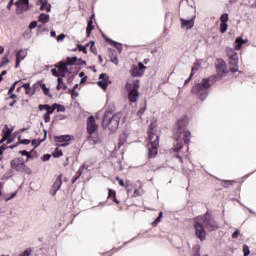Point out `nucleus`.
<instances>
[{"instance_id":"obj_1","label":"nucleus","mask_w":256,"mask_h":256,"mask_svg":"<svg viewBox=\"0 0 256 256\" xmlns=\"http://www.w3.org/2000/svg\"><path fill=\"white\" fill-rule=\"evenodd\" d=\"M188 125L189 118L182 116L177 120L176 128L174 129L173 139L177 143L174 145L173 151L176 153V158L179 159L180 163H183V157H187L186 153L181 152L183 142L187 145V151H189V143H191V132L187 130Z\"/></svg>"},{"instance_id":"obj_2","label":"nucleus","mask_w":256,"mask_h":256,"mask_svg":"<svg viewBox=\"0 0 256 256\" xmlns=\"http://www.w3.org/2000/svg\"><path fill=\"white\" fill-rule=\"evenodd\" d=\"M148 139V161L146 162V166L149 167L150 171H159V166L151 165V159H155L159 155V134H157V124L155 122L149 125Z\"/></svg>"},{"instance_id":"obj_3","label":"nucleus","mask_w":256,"mask_h":256,"mask_svg":"<svg viewBox=\"0 0 256 256\" xmlns=\"http://www.w3.org/2000/svg\"><path fill=\"white\" fill-rule=\"evenodd\" d=\"M19 153L20 155L26 157V159L21 157L14 158L10 161L11 169L17 171L18 173H26V175H31V168H29L26 164L29 159H31V154L26 150H22Z\"/></svg>"},{"instance_id":"obj_4","label":"nucleus","mask_w":256,"mask_h":256,"mask_svg":"<svg viewBox=\"0 0 256 256\" xmlns=\"http://www.w3.org/2000/svg\"><path fill=\"white\" fill-rule=\"evenodd\" d=\"M212 80L213 78L211 77L202 79L201 83H198L192 87L191 93L196 95V97L201 99V101H205V99H207L209 96V87L213 85V83H211Z\"/></svg>"},{"instance_id":"obj_5","label":"nucleus","mask_w":256,"mask_h":256,"mask_svg":"<svg viewBox=\"0 0 256 256\" xmlns=\"http://www.w3.org/2000/svg\"><path fill=\"white\" fill-rule=\"evenodd\" d=\"M119 114H113L111 112H107L104 114L102 120V126L106 127L111 131V133H115L117 129H119Z\"/></svg>"},{"instance_id":"obj_6","label":"nucleus","mask_w":256,"mask_h":256,"mask_svg":"<svg viewBox=\"0 0 256 256\" xmlns=\"http://www.w3.org/2000/svg\"><path fill=\"white\" fill-rule=\"evenodd\" d=\"M139 80H133L132 82H126L125 89L128 93L129 103H137L139 101Z\"/></svg>"},{"instance_id":"obj_7","label":"nucleus","mask_w":256,"mask_h":256,"mask_svg":"<svg viewBox=\"0 0 256 256\" xmlns=\"http://www.w3.org/2000/svg\"><path fill=\"white\" fill-rule=\"evenodd\" d=\"M226 55L229 59V64L232 66L230 67V72L237 73L239 71V54L235 52V49L227 47Z\"/></svg>"},{"instance_id":"obj_8","label":"nucleus","mask_w":256,"mask_h":256,"mask_svg":"<svg viewBox=\"0 0 256 256\" xmlns=\"http://www.w3.org/2000/svg\"><path fill=\"white\" fill-rule=\"evenodd\" d=\"M198 219L202 222L203 226L208 231H217V229H219L217 222L215 219H213V216H211L209 212H206L205 215L198 217Z\"/></svg>"},{"instance_id":"obj_9","label":"nucleus","mask_w":256,"mask_h":256,"mask_svg":"<svg viewBox=\"0 0 256 256\" xmlns=\"http://www.w3.org/2000/svg\"><path fill=\"white\" fill-rule=\"evenodd\" d=\"M193 227L195 229L196 237H198L200 241H205V239H207V232L205 231V226L202 224L199 218H196L193 223Z\"/></svg>"},{"instance_id":"obj_10","label":"nucleus","mask_w":256,"mask_h":256,"mask_svg":"<svg viewBox=\"0 0 256 256\" xmlns=\"http://www.w3.org/2000/svg\"><path fill=\"white\" fill-rule=\"evenodd\" d=\"M16 15H23L26 11H29V0H18L14 3Z\"/></svg>"},{"instance_id":"obj_11","label":"nucleus","mask_w":256,"mask_h":256,"mask_svg":"<svg viewBox=\"0 0 256 256\" xmlns=\"http://www.w3.org/2000/svg\"><path fill=\"white\" fill-rule=\"evenodd\" d=\"M99 131V125H97V122H95V117L89 116L87 118V133L88 135H94V133H97Z\"/></svg>"},{"instance_id":"obj_12","label":"nucleus","mask_w":256,"mask_h":256,"mask_svg":"<svg viewBox=\"0 0 256 256\" xmlns=\"http://www.w3.org/2000/svg\"><path fill=\"white\" fill-rule=\"evenodd\" d=\"M145 69H147V67H145V65H143V63H138L137 65H133L130 69V73L132 75V77H143V73H145Z\"/></svg>"},{"instance_id":"obj_13","label":"nucleus","mask_w":256,"mask_h":256,"mask_svg":"<svg viewBox=\"0 0 256 256\" xmlns=\"http://www.w3.org/2000/svg\"><path fill=\"white\" fill-rule=\"evenodd\" d=\"M54 141L57 143V147H67L69 145V141H71V135L55 136Z\"/></svg>"},{"instance_id":"obj_14","label":"nucleus","mask_w":256,"mask_h":256,"mask_svg":"<svg viewBox=\"0 0 256 256\" xmlns=\"http://www.w3.org/2000/svg\"><path fill=\"white\" fill-rule=\"evenodd\" d=\"M61 185H63V174L57 176L55 182L50 189V193L51 195H53V197L57 195V192L59 191V189H61Z\"/></svg>"},{"instance_id":"obj_15","label":"nucleus","mask_w":256,"mask_h":256,"mask_svg":"<svg viewBox=\"0 0 256 256\" xmlns=\"http://www.w3.org/2000/svg\"><path fill=\"white\" fill-rule=\"evenodd\" d=\"M13 133V130L10 129L9 126L5 125L4 129L2 130V143L4 141H7V143H13V139L11 138V134Z\"/></svg>"},{"instance_id":"obj_16","label":"nucleus","mask_w":256,"mask_h":256,"mask_svg":"<svg viewBox=\"0 0 256 256\" xmlns=\"http://www.w3.org/2000/svg\"><path fill=\"white\" fill-rule=\"evenodd\" d=\"M216 71L218 75L222 76L225 75L227 72V63L223 59H218L216 61Z\"/></svg>"},{"instance_id":"obj_17","label":"nucleus","mask_w":256,"mask_h":256,"mask_svg":"<svg viewBox=\"0 0 256 256\" xmlns=\"http://www.w3.org/2000/svg\"><path fill=\"white\" fill-rule=\"evenodd\" d=\"M99 81H98V86L101 87V89H103L104 91L107 89V87L109 86V83H111L109 81V76L105 73H102L99 77Z\"/></svg>"},{"instance_id":"obj_18","label":"nucleus","mask_w":256,"mask_h":256,"mask_svg":"<svg viewBox=\"0 0 256 256\" xmlns=\"http://www.w3.org/2000/svg\"><path fill=\"white\" fill-rule=\"evenodd\" d=\"M27 57V52L24 49H20L16 54V69L21 65V61Z\"/></svg>"},{"instance_id":"obj_19","label":"nucleus","mask_w":256,"mask_h":256,"mask_svg":"<svg viewBox=\"0 0 256 256\" xmlns=\"http://www.w3.org/2000/svg\"><path fill=\"white\" fill-rule=\"evenodd\" d=\"M180 21L182 29H193V27L195 26V21L193 19L185 20L181 18Z\"/></svg>"},{"instance_id":"obj_20","label":"nucleus","mask_w":256,"mask_h":256,"mask_svg":"<svg viewBox=\"0 0 256 256\" xmlns=\"http://www.w3.org/2000/svg\"><path fill=\"white\" fill-rule=\"evenodd\" d=\"M56 67H58L60 77H65V75H67L69 69L67 68L65 62H60L59 65H56Z\"/></svg>"},{"instance_id":"obj_21","label":"nucleus","mask_w":256,"mask_h":256,"mask_svg":"<svg viewBox=\"0 0 256 256\" xmlns=\"http://www.w3.org/2000/svg\"><path fill=\"white\" fill-rule=\"evenodd\" d=\"M108 199L113 201L116 205H120L121 201L117 199V192L111 188L108 189Z\"/></svg>"},{"instance_id":"obj_22","label":"nucleus","mask_w":256,"mask_h":256,"mask_svg":"<svg viewBox=\"0 0 256 256\" xmlns=\"http://www.w3.org/2000/svg\"><path fill=\"white\" fill-rule=\"evenodd\" d=\"M110 61L114 63V65H119V58H117V51L115 49L108 50Z\"/></svg>"},{"instance_id":"obj_23","label":"nucleus","mask_w":256,"mask_h":256,"mask_svg":"<svg viewBox=\"0 0 256 256\" xmlns=\"http://www.w3.org/2000/svg\"><path fill=\"white\" fill-rule=\"evenodd\" d=\"M102 37L105 39L106 43H109L110 45H113L118 51H121L123 47L121 46L120 43H117L110 38H108L105 34H102Z\"/></svg>"},{"instance_id":"obj_24","label":"nucleus","mask_w":256,"mask_h":256,"mask_svg":"<svg viewBox=\"0 0 256 256\" xmlns=\"http://www.w3.org/2000/svg\"><path fill=\"white\" fill-rule=\"evenodd\" d=\"M54 111H55V106L53 104L52 106H50V109L48 110V112H46L43 115V120L45 123H49L51 121V115H53Z\"/></svg>"},{"instance_id":"obj_25","label":"nucleus","mask_w":256,"mask_h":256,"mask_svg":"<svg viewBox=\"0 0 256 256\" xmlns=\"http://www.w3.org/2000/svg\"><path fill=\"white\" fill-rule=\"evenodd\" d=\"M41 5L40 11H47V13H51V5L49 4V0H42L39 2Z\"/></svg>"},{"instance_id":"obj_26","label":"nucleus","mask_w":256,"mask_h":256,"mask_svg":"<svg viewBox=\"0 0 256 256\" xmlns=\"http://www.w3.org/2000/svg\"><path fill=\"white\" fill-rule=\"evenodd\" d=\"M245 43H247V40H243L242 37L236 38L234 46L235 51H241V47H243Z\"/></svg>"},{"instance_id":"obj_27","label":"nucleus","mask_w":256,"mask_h":256,"mask_svg":"<svg viewBox=\"0 0 256 256\" xmlns=\"http://www.w3.org/2000/svg\"><path fill=\"white\" fill-rule=\"evenodd\" d=\"M94 17H95V15H92L90 20L88 21V25H87V28H86L87 37H91V32L93 31V29H95V26L93 25Z\"/></svg>"},{"instance_id":"obj_28","label":"nucleus","mask_w":256,"mask_h":256,"mask_svg":"<svg viewBox=\"0 0 256 256\" xmlns=\"http://www.w3.org/2000/svg\"><path fill=\"white\" fill-rule=\"evenodd\" d=\"M57 81H58V85H57V88H56V89H57L58 91H61V89H63V91H66V89H67V84H65V82H63V78L58 77Z\"/></svg>"},{"instance_id":"obj_29","label":"nucleus","mask_w":256,"mask_h":256,"mask_svg":"<svg viewBox=\"0 0 256 256\" xmlns=\"http://www.w3.org/2000/svg\"><path fill=\"white\" fill-rule=\"evenodd\" d=\"M147 111V101L144 102L143 106L140 107V109L137 111V117L141 119L143 117V114Z\"/></svg>"},{"instance_id":"obj_30","label":"nucleus","mask_w":256,"mask_h":256,"mask_svg":"<svg viewBox=\"0 0 256 256\" xmlns=\"http://www.w3.org/2000/svg\"><path fill=\"white\" fill-rule=\"evenodd\" d=\"M144 193L145 191L143 190V187L140 186L138 189L134 190L132 197H141Z\"/></svg>"},{"instance_id":"obj_31","label":"nucleus","mask_w":256,"mask_h":256,"mask_svg":"<svg viewBox=\"0 0 256 256\" xmlns=\"http://www.w3.org/2000/svg\"><path fill=\"white\" fill-rule=\"evenodd\" d=\"M39 21L40 23H43V24L49 23V15L45 13L40 14Z\"/></svg>"},{"instance_id":"obj_32","label":"nucleus","mask_w":256,"mask_h":256,"mask_svg":"<svg viewBox=\"0 0 256 256\" xmlns=\"http://www.w3.org/2000/svg\"><path fill=\"white\" fill-rule=\"evenodd\" d=\"M6 65H9V54H5L0 62V67H6Z\"/></svg>"},{"instance_id":"obj_33","label":"nucleus","mask_w":256,"mask_h":256,"mask_svg":"<svg viewBox=\"0 0 256 256\" xmlns=\"http://www.w3.org/2000/svg\"><path fill=\"white\" fill-rule=\"evenodd\" d=\"M90 136L88 137V140L89 141H92V143L94 144V145H97V143H99L100 142V140H99V136L98 135H93V134H89Z\"/></svg>"},{"instance_id":"obj_34","label":"nucleus","mask_w":256,"mask_h":256,"mask_svg":"<svg viewBox=\"0 0 256 256\" xmlns=\"http://www.w3.org/2000/svg\"><path fill=\"white\" fill-rule=\"evenodd\" d=\"M52 156L55 159H59V157H63V151H61L59 148H56L52 154Z\"/></svg>"},{"instance_id":"obj_35","label":"nucleus","mask_w":256,"mask_h":256,"mask_svg":"<svg viewBox=\"0 0 256 256\" xmlns=\"http://www.w3.org/2000/svg\"><path fill=\"white\" fill-rule=\"evenodd\" d=\"M57 110V113H65V106L61 104H54V110Z\"/></svg>"},{"instance_id":"obj_36","label":"nucleus","mask_w":256,"mask_h":256,"mask_svg":"<svg viewBox=\"0 0 256 256\" xmlns=\"http://www.w3.org/2000/svg\"><path fill=\"white\" fill-rule=\"evenodd\" d=\"M41 89H42L44 95H47V97H53V95H51V92L49 91V88H47V86L45 84L41 85Z\"/></svg>"},{"instance_id":"obj_37","label":"nucleus","mask_w":256,"mask_h":256,"mask_svg":"<svg viewBox=\"0 0 256 256\" xmlns=\"http://www.w3.org/2000/svg\"><path fill=\"white\" fill-rule=\"evenodd\" d=\"M38 109L39 111H46V113H48V110L51 109V106L49 104H40Z\"/></svg>"},{"instance_id":"obj_38","label":"nucleus","mask_w":256,"mask_h":256,"mask_svg":"<svg viewBox=\"0 0 256 256\" xmlns=\"http://www.w3.org/2000/svg\"><path fill=\"white\" fill-rule=\"evenodd\" d=\"M161 219H163V212L159 213L158 218L152 222V226L157 227V225H159V223H161Z\"/></svg>"},{"instance_id":"obj_39","label":"nucleus","mask_w":256,"mask_h":256,"mask_svg":"<svg viewBox=\"0 0 256 256\" xmlns=\"http://www.w3.org/2000/svg\"><path fill=\"white\" fill-rule=\"evenodd\" d=\"M66 65H76L77 64V57L68 58L66 60Z\"/></svg>"},{"instance_id":"obj_40","label":"nucleus","mask_w":256,"mask_h":256,"mask_svg":"<svg viewBox=\"0 0 256 256\" xmlns=\"http://www.w3.org/2000/svg\"><path fill=\"white\" fill-rule=\"evenodd\" d=\"M23 89H25L26 95H31V84L26 83L22 85Z\"/></svg>"},{"instance_id":"obj_41","label":"nucleus","mask_w":256,"mask_h":256,"mask_svg":"<svg viewBox=\"0 0 256 256\" xmlns=\"http://www.w3.org/2000/svg\"><path fill=\"white\" fill-rule=\"evenodd\" d=\"M196 71H197V68L192 67L191 74H190L189 78L185 80L184 85H187V83H189L191 81V77H193V75L195 74Z\"/></svg>"},{"instance_id":"obj_42","label":"nucleus","mask_w":256,"mask_h":256,"mask_svg":"<svg viewBox=\"0 0 256 256\" xmlns=\"http://www.w3.org/2000/svg\"><path fill=\"white\" fill-rule=\"evenodd\" d=\"M220 21L221 23H227V21H229V14L227 13L222 14L220 17Z\"/></svg>"},{"instance_id":"obj_43","label":"nucleus","mask_w":256,"mask_h":256,"mask_svg":"<svg viewBox=\"0 0 256 256\" xmlns=\"http://www.w3.org/2000/svg\"><path fill=\"white\" fill-rule=\"evenodd\" d=\"M227 23H221L220 24V33H226L227 32Z\"/></svg>"},{"instance_id":"obj_44","label":"nucleus","mask_w":256,"mask_h":256,"mask_svg":"<svg viewBox=\"0 0 256 256\" xmlns=\"http://www.w3.org/2000/svg\"><path fill=\"white\" fill-rule=\"evenodd\" d=\"M116 181H118V184L120 187H127V182L123 181V179L119 178V176L116 177Z\"/></svg>"},{"instance_id":"obj_45","label":"nucleus","mask_w":256,"mask_h":256,"mask_svg":"<svg viewBox=\"0 0 256 256\" xmlns=\"http://www.w3.org/2000/svg\"><path fill=\"white\" fill-rule=\"evenodd\" d=\"M77 49H78V51H81L82 53L87 55V48L85 46L78 44Z\"/></svg>"},{"instance_id":"obj_46","label":"nucleus","mask_w":256,"mask_h":256,"mask_svg":"<svg viewBox=\"0 0 256 256\" xmlns=\"http://www.w3.org/2000/svg\"><path fill=\"white\" fill-rule=\"evenodd\" d=\"M127 193H132L133 192V185H131V183L126 182V187H125Z\"/></svg>"},{"instance_id":"obj_47","label":"nucleus","mask_w":256,"mask_h":256,"mask_svg":"<svg viewBox=\"0 0 256 256\" xmlns=\"http://www.w3.org/2000/svg\"><path fill=\"white\" fill-rule=\"evenodd\" d=\"M17 84H19V81L14 82V84L9 88L8 95L13 94V91H15V87Z\"/></svg>"},{"instance_id":"obj_48","label":"nucleus","mask_w":256,"mask_h":256,"mask_svg":"<svg viewBox=\"0 0 256 256\" xmlns=\"http://www.w3.org/2000/svg\"><path fill=\"white\" fill-rule=\"evenodd\" d=\"M243 253H244V256H248L249 253H251V251L249 250V246L247 245L243 246Z\"/></svg>"},{"instance_id":"obj_49","label":"nucleus","mask_w":256,"mask_h":256,"mask_svg":"<svg viewBox=\"0 0 256 256\" xmlns=\"http://www.w3.org/2000/svg\"><path fill=\"white\" fill-rule=\"evenodd\" d=\"M51 73L54 77H61V75L59 74V70L55 68L51 70Z\"/></svg>"},{"instance_id":"obj_50","label":"nucleus","mask_w":256,"mask_h":256,"mask_svg":"<svg viewBox=\"0 0 256 256\" xmlns=\"http://www.w3.org/2000/svg\"><path fill=\"white\" fill-rule=\"evenodd\" d=\"M90 51H92V53H97V48L95 47V42H91Z\"/></svg>"},{"instance_id":"obj_51","label":"nucleus","mask_w":256,"mask_h":256,"mask_svg":"<svg viewBox=\"0 0 256 256\" xmlns=\"http://www.w3.org/2000/svg\"><path fill=\"white\" fill-rule=\"evenodd\" d=\"M13 5H15V0H10L7 5L8 11H11V8L13 7Z\"/></svg>"},{"instance_id":"obj_52","label":"nucleus","mask_w":256,"mask_h":256,"mask_svg":"<svg viewBox=\"0 0 256 256\" xmlns=\"http://www.w3.org/2000/svg\"><path fill=\"white\" fill-rule=\"evenodd\" d=\"M83 167H85V166H82L78 171H77V173H76V177L79 179V177H81V175H83Z\"/></svg>"},{"instance_id":"obj_53","label":"nucleus","mask_w":256,"mask_h":256,"mask_svg":"<svg viewBox=\"0 0 256 256\" xmlns=\"http://www.w3.org/2000/svg\"><path fill=\"white\" fill-rule=\"evenodd\" d=\"M37 27V21H32L29 25V29H35Z\"/></svg>"},{"instance_id":"obj_54","label":"nucleus","mask_w":256,"mask_h":256,"mask_svg":"<svg viewBox=\"0 0 256 256\" xmlns=\"http://www.w3.org/2000/svg\"><path fill=\"white\" fill-rule=\"evenodd\" d=\"M239 234H240L239 230L234 231L232 234V239H237V237H239Z\"/></svg>"},{"instance_id":"obj_55","label":"nucleus","mask_w":256,"mask_h":256,"mask_svg":"<svg viewBox=\"0 0 256 256\" xmlns=\"http://www.w3.org/2000/svg\"><path fill=\"white\" fill-rule=\"evenodd\" d=\"M49 159H51V155H50V154H45V155L42 157V161H49Z\"/></svg>"},{"instance_id":"obj_56","label":"nucleus","mask_w":256,"mask_h":256,"mask_svg":"<svg viewBox=\"0 0 256 256\" xmlns=\"http://www.w3.org/2000/svg\"><path fill=\"white\" fill-rule=\"evenodd\" d=\"M20 143H22V145H29V143H31V140L24 139L21 140Z\"/></svg>"},{"instance_id":"obj_57","label":"nucleus","mask_w":256,"mask_h":256,"mask_svg":"<svg viewBox=\"0 0 256 256\" xmlns=\"http://www.w3.org/2000/svg\"><path fill=\"white\" fill-rule=\"evenodd\" d=\"M63 39H65V34L58 35L57 41H63Z\"/></svg>"},{"instance_id":"obj_58","label":"nucleus","mask_w":256,"mask_h":256,"mask_svg":"<svg viewBox=\"0 0 256 256\" xmlns=\"http://www.w3.org/2000/svg\"><path fill=\"white\" fill-rule=\"evenodd\" d=\"M229 185H231V181H224L223 182L224 187H229Z\"/></svg>"},{"instance_id":"obj_59","label":"nucleus","mask_w":256,"mask_h":256,"mask_svg":"<svg viewBox=\"0 0 256 256\" xmlns=\"http://www.w3.org/2000/svg\"><path fill=\"white\" fill-rule=\"evenodd\" d=\"M9 99H17V94H10Z\"/></svg>"},{"instance_id":"obj_60","label":"nucleus","mask_w":256,"mask_h":256,"mask_svg":"<svg viewBox=\"0 0 256 256\" xmlns=\"http://www.w3.org/2000/svg\"><path fill=\"white\" fill-rule=\"evenodd\" d=\"M16 195H17L16 193L12 194L11 197L6 198V201H11V199H13V197H15Z\"/></svg>"},{"instance_id":"obj_61","label":"nucleus","mask_w":256,"mask_h":256,"mask_svg":"<svg viewBox=\"0 0 256 256\" xmlns=\"http://www.w3.org/2000/svg\"><path fill=\"white\" fill-rule=\"evenodd\" d=\"M4 185H5V184H4L3 182H0V195H2L1 190L3 189Z\"/></svg>"},{"instance_id":"obj_62","label":"nucleus","mask_w":256,"mask_h":256,"mask_svg":"<svg viewBox=\"0 0 256 256\" xmlns=\"http://www.w3.org/2000/svg\"><path fill=\"white\" fill-rule=\"evenodd\" d=\"M4 51H5V48L3 46H0V55H3Z\"/></svg>"},{"instance_id":"obj_63","label":"nucleus","mask_w":256,"mask_h":256,"mask_svg":"<svg viewBox=\"0 0 256 256\" xmlns=\"http://www.w3.org/2000/svg\"><path fill=\"white\" fill-rule=\"evenodd\" d=\"M32 145H35V147H37L39 145V143H37V140H33Z\"/></svg>"},{"instance_id":"obj_64","label":"nucleus","mask_w":256,"mask_h":256,"mask_svg":"<svg viewBox=\"0 0 256 256\" xmlns=\"http://www.w3.org/2000/svg\"><path fill=\"white\" fill-rule=\"evenodd\" d=\"M99 63H103V57L101 55L98 56Z\"/></svg>"}]
</instances>
